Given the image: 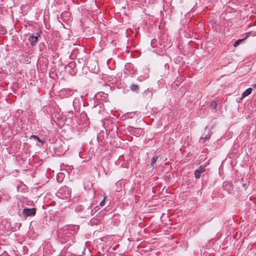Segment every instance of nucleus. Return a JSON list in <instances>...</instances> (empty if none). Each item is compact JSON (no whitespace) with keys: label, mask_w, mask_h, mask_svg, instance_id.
Instances as JSON below:
<instances>
[{"label":"nucleus","mask_w":256,"mask_h":256,"mask_svg":"<svg viewBox=\"0 0 256 256\" xmlns=\"http://www.w3.org/2000/svg\"><path fill=\"white\" fill-rule=\"evenodd\" d=\"M22 214H24V217L34 216L36 214V208H24L22 210Z\"/></svg>","instance_id":"obj_1"},{"label":"nucleus","mask_w":256,"mask_h":256,"mask_svg":"<svg viewBox=\"0 0 256 256\" xmlns=\"http://www.w3.org/2000/svg\"><path fill=\"white\" fill-rule=\"evenodd\" d=\"M0 29H2V32H0V34H4L6 32V30L4 29L2 26H0Z\"/></svg>","instance_id":"obj_12"},{"label":"nucleus","mask_w":256,"mask_h":256,"mask_svg":"<svg viewBox=\"0 0 256 256\" xmlns=\"http://www.w3.org/2000/svg\"><path fill=\"white\" fill-rule=\"evenodd\" d=\"M205 171V168L204 166H200L198 169H196L194 171L195 178L196 179L200 178L201 174L204 172Z\"/></svg>","instance_id":"obj_3"},{"label":"nucleus","mask_w":256,"mask_h":256,"mask_svg":"<svg viewBox=\"0 0 256 256\" xmlns=\"http://www.w3.org/2000/svg\"><path fill=\"white\" fill-rule=\"evenodd\" d=\"M158 156H154L152 158V160H151V162H150V165H151L152 166L154 167V164L156 163V160H158Z\"/></svg>","instance_id":"obj_7"},{"label":"nucleus","mask_w":256,"mask_h":256,"mask_svg":"<svg viewBox=\"0 0 256 256\" xmlns=\"http://www.w3.org/2000/svg\"><path fill=\"white\" fill-rule=\"evenodd\" d=\"M210 138V134H206L204 137L202 136L200 138V142H204L205 141L208 140Z\"/></svg>","instance_id":"obj_5"},{"label":"nucleus","mask_w":256,"mask_h":256,"mask_svg":"<svg viewBox=\"0 0 256 256\" xmlns=\"http://www.w3.org/2000/svg\"><path fill=\"white\" fill-rule=\"evenodd\" d=\"M39 36L40 34L38 32L34 34L32 36H30L29 41L32 46H34L36 44Z\"/></svg>","instance_id":"obj_2"},{"label":"nucleus","mask_w":256,"mask_h":256,"mask_svg":"<svg viewBox=\"0 0 256 256\" xmlns=\"http://www.w3.org/2000/svg\"><path fill=\"white\" fill-rule=\"evenodd\" d=\"M242 41V40H237L234 44V46H238V44H240Z\"/></svg>","instance_id":"obj_11"},{"label":"nucleus","mask_w":256,"mask_h":256,"mask_svg":"<svg viewBox=\"0 0 256 256\" xmlns=\"http://www.w3.org/2000/svg\"><path fill=\"white\" fill-rule=\"evenodd\" d=\"M104 200H104V198L102 201H101V202H100V206H104Z\"/></svg>","instance_id":"obj_13"},{"label":"nucleus","mask_w":256,"mask_h":256,"mask_svg":"<svg viewBox=\"0 0 256 256\" xmlns=\"http://www.w3.org/2000/svg\"><path fill=\"white\" fill-rule=\"evenodd\" d=\"M31 138H32L33 139L35 140H38V142L42 143V141L39 138L38 136H35V135H32L31 136Z\"/></svg>","instance_id":"obj_10"},{"label":"nucleus","mask_w":256,"mask_h":256,"mask_svg":"<svg viewBox=\"0 0 256 256\" xmlns=\"http://www.w3.org/2000/svg\"><path fill=\"white\" fill-rule=\"evenodd\" d=\"M130 88L131 90L136 92L138 90V86L137 84H133L130 86Z\"/></svg>","instance_id":"obj_6"},{"label":"nucleus","mask_w":256,"mask_h":256,"mask_svg":"<svg viewBox=\"0 0 256 256\" xmlns=\"http://www.w3.org/2000/svg\"><path fill=\"white\" fill-rule=\"evenodd\" d=\"M252 90V88H250L246 89L242 94V98H245L250 95L251 94Z\"/></svg>","instance_id":"obj_4"},{"label":"nucleus","mask_w":256,"mask_h":256,"mask_svg":"<svg viewBox=\"0 0 256 256\" xmlns=\"http://www.w3.org/2000/svg\"><path fill=\"white\" fill-rule=\"evenodd\" d=\"M217 103L216 101H212L210 105V106L212 109H215L216 108Z\"/></svg>","instance_id":"obj_9"},{"label":"nucleus","mask_w":256,"mask_h":256,"mask_svg":"<svg viewBox=\"0 0 256 256\" xmlns=\"http://www.w3.org/2000/svg\"><path fill=\"white\" fill-rule=\"evenodd\" d=\"M154 40H152V43H153V42Z\"/></svg>","instance_id":"obj_14"},{"label":"nucleus","mask_w":256,"mask_h":256,"mask_svg":"<svg viewBox=\"0 0 256 256\" xmlns=\"http://www.w3.org/2000/svg\"><path fill=\"white\" fill-rule=\"evenodd\" d=\"M143 95L145 97H146L147 96H148V97H150V96H152V94L150 93V92L148 90L144 92L143 93Z\"/></svg>","instance_id":"obj_8"}]
</instances>
